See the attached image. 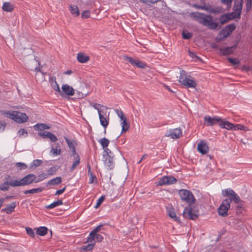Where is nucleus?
Listing matches in <instances>:
<instances>
[{"label":"nucleus","mask_w":252,"mask_h":252,"mask_svg":"<svg viewBox=\"0 0 252 252\" xmlns=\"http://www.w3.org/2000/svg\"><path fill=\"white\" fill-rule=\"evenodd\" d=\"M222 195L224 197H228L224 200H227L228 203L230 204L232 201L235 203H240L242 201L240 197L235 193V192L232 189H227L222 190Z\"/></svg>","instance_id":"1"},{"label":"nucleus","mask_w":252,"mask_h":252,"mask_svg":"<svg viewBox=\"0 0 252 252\" xmlns=\"http://www.w3.org/2000/svg\"><path fill=\"white\" fill-rule=\"evenodd\" d=\"M179 81L181 84L188 88H194L196 86L195 81L193 79L189 78L184 70H181L180 71Z\"/></svg>","instance_id":"2"},{"label":"nucleus","mask_w":252,"mask_h":252,"mask_svg":"<svg viewBox=\"0 0 252 252\" xmlns=\"http://www.w3.org/2000/svg\"><path fill=\"white\" fill-rule=\"evenodd\" d=\"M9 118L18 123H23L28 121L29 118L25 113L14 111L12 112H7Z\"/></svg>","instance_id":"3"},{"label":"nucleus","mask_w":252,"mask_h":252,"mask_svg":"<svg viewBox=\"0 0 252 252\" xmlns=\"http://www.w3.org/2000/svg\"><path fill=\"white\" fill-rule=\"evenodd\" d=\"M35 179L36 176L35 175L33 174H30L20 180L17 179H14L15 182V185L16 186V187L27 186L35 181Z\"/></svg>","instance_id":"4"},{"label":"nucleus","mask_w":252,"mask_h":252,"mask_svg":"<svg viewBox=\"0 0 252 252\" xmlns=\"http://www.w3.org/2000/svg\"><path fill=\"white\" fill-rule=\"evenodd\" d=\"M179 194L181 199L188 203L189 205L193 203L195 200L192 192L187 189H180L179 190Z\"/></svg>","instance_id":"5"},{"label":"nucleus","mask_w":252,"mask_h":252,"mask_svg":"<svg viewBox=\"0 0 252 252\" xmlns=\"http://www.w3.org/2000/svg\"><path fill=\"white\" fill-rule=\"evenodd\" d=\"M201 24L212 30H216L218 26L217 23L213 21L212 16L204 13L202 21H201Z\"/></svg>","instance_id":"6"},{"label":"nucleus","mask_w":252,"mask_h":252,"mask_svg":"<svg viewBox=\"0 0 252 252\" xmlns=\"http://www.w3.org/2000/svg\"><path fill=\"white\" fill-rule=\"evenodd\" d=\"M199 215L198 210L195 207H191L190 206L189 207L185 208L183 212L184 217L192 220L196 219Z\"/></svg>","instance_id":"7"},{"label":"nucleus","mask_w":252,"mask_h":252,"mask_svg":"<svg viewBox=\"0 0 252 252\" xmlns=\"http://www.w3.org/2000/svg\"><path fill=\"white\" fill-rule=\"evenodd\" d=\"M243 0H234V4L233 8V17L236 18H240L241 13L242 12Z\"/></svg>","instance_id":"8"},{"label":"nucleus","mask_w":252,"mask_h":252,"mask_svg":"<svg viewBox=\"0 0 252 252\" xmlns=\"http://www.w3.org/2000/svg\"><path fill=\"white\" fill-rule=\"evenodd\" d=\"M230 207V204L227 200H223L218 208V212L219 215L222 217H226L228 215V210Z\"/></svg>","instance_id":"9"},{"label":"nucleus","mask_w":252,"mask_h":252,"mask_svg":"<svg viewBox=\"0 0 252 252\" xmlns=\"http://www.w3.org/2000/svg\"><path fill=\"white\" fill-rule=\"evenodd\" d=\"M177 180L171 176H165L160 179L158 182V185H170L175 184Z\"/></svg>","instance_id":"10"},{"label":"nucleus","mask_w":252,"mask_h":252,"mask_svg":"<svg viewBox=\"0 0 252 252\" xmlns=\"http://www.w3.org/2000/svg\"><path fill=\"white\" fill-rule=\"evenodd\" d=\"M182 132L181 128H177L167 130L165 133V136L170 137L173 139H177L182 136Z\"/></svg>","instance_id":"11"},{"label":"nucleus","mask_w":252,"mask_h":252,"mask_svg":"<svg viewBox=\"0 0 252 252\" xmlns=\"http://www.w3.org/2000/svg\"><path fill=\"white\" fill-rule=\"evenodd\" d=\"M7 179L8 180L7 181H5L3 184L0 185V190H8L9 189V186L16 187V186L15 185V182L14 178H11L10 176H8Z\"/></svg>","instance_id":"12"},{"label":"nucleus","mask_w":252,"mask_h":252,"mask_svg":"<svg viewBox=\"0 0 252 252\" xmlns=\"http://www.w3.org/2000/svg\"><path fill=\"white\" fill-rule=\"evenodd\" d=\"M204 125L207 126H213L216 124L220 125L221 118L218 117L212 118L209 116H205L204 117Z\"/></svg>","instance_id":"13"},{"label":"nucleus","mask_w":252,"mask_h":252,"mask_svg":"<svg viewBox=\"0 0 252 252\" xmlns=\"http://www.w3.org/2000/svg\"><path fill=\"white\" fill-rule=\"evenodd\" d=\"M103 161L105 165L108 169L112 170L114 168V163L113 162V157L111 156V155L107 154H104Z\"/></svg>","instance_id":"14"},{"label":"nucleus","mask_w":252,"mask_h":252,"mask_svg":"<svg viewBox=\"0 0 252 252\" xmlns=\"http://www.w3.org/2000/svg\"><path fill=\"white\" fill-rule=\"evenodd\" d=\"M63 92L62 97L64 96L65 95L68 96H72L74 94V90L72 87H70L67 84H63L62 87Z\"/></svg>","instance_id":"15"},{"label":"nucleus","mask_w":252,"mask_h":252,"mask_svg":"<svg viewBox=\"0 0 252 252\" xmlns=\"http://www.w3.org/2000/svg\"><path fill=\"white\" fill-rule=\"evenodd\" d=\"M197 150L202 155L206 154L209 151V147L207 143L201 140L197 145Z\"/></svg>","instance_id":"16"},{"label":"nucleus","mask_w":252,"mask_h":252,"mask_svg":"<svg viewBox=\"0 0 252 252\" xmlns=\"http://www.w3.org/2000/svg\"><path fill=\"white\" fill-rule=\"evenodd\" d=\"M38 135L43 138H48L52 142H55L58 140L57 137L49 131H43V132H38Z\"/></svg>","instance_id":"17"},{"label":"nucleus","mask_w":252,"mask_h":252,"mask_svg":"<svg viewBox=\"0 0 252 252\" xmlns=\"http://www.w3.org/2000/svg\"><path fill=\"white\" fill-rule=\"evenodd\" d=\"M237 47V44L231 47L220 48V52L222 55H229L233 53Z\"/></svg>","instance_id":"18"},{"label":"nucleus","mask_w":252,"mask_h":252,"mask_svg":"<svg viewBox=\"0 0 252 252\" xmlns=\"http://www.w3.org/2000/svg\"><path fill=\"white\" fill-rule=\"evenodd\" d=\"M103 225L100 224L96 227L89 234V236L87 239V242L88 243H91L94 240V236L95 234H97L100 230L102 229Z\"/></svg>","instance_id":"19"},{"label":"nucleus","mask_w":252,"mask_h":252,"mask_svg":"<svg viewBox=\"0 0 252 252\" xmlns=\"http://www.w3.org/2000/svg\"><path fill=\"white\" fill-rule=\"evenodd\" d=\"M234 18H236L235 17H233V14L232 13H228L225 14H223L221 15L219 18V20L220 22L221 25L225 24L229 21L230 20L233 19Z\"/></svg>","instance_id":"20"},{"label":"nucleus","mask_w":252,"mask_h":252,"mask_svg":"<svg viewBox=\"0 0 252 252\" xmlns=\"http://www.w3.org/2000/svg\"><path fill=\"white\" fill-rule=\"evenodd\" d=\"M219 126L223 128H226L227 129H234L236 130V128L235 127V125H234L233 124H231L229 123L228 121H224L223 120L221 119V120Z\"/></svg>","instance_id":"21"},{"label":"nucleus","mask_w":252,"mask_h":252,"mask_svg":"<svg viewBox=\"0 0 252 252\" xmlns=\"http://www.w3.org/2000/svg\"><path fill=\"white\" fill-rule=\"evenodd\" d=\"M190 16L193 20L201 24V21L203 17L204 13L199 12H192L190 13Z\"/></svg>","instance_id":"22"},{"label":"nucleus","mask_w":252,"mask_h":252,"mask_svg":"<svg viewBox=\"0 0 252 252\" xmlns=\"http://www.w3.org/2000/svg\"><path fill=\"white\" fill-rule=\"evenodd\" d=\"M192 6L196 9L206 10L211 13H215L216 10L212 8L210 6H207L206 5H199L196 4H193Z\"/></svg>","instance_id":"23"},{"label":"nucleus","mask_w":252,"mask_h":252,"mask_svg":"<svg viewBox=\"0 0 252 252\" xmlns=\"http://www.w3.org/2000/svg\"><path fill=\"white\" fill-rule=\"evenodd\" d=\"M77 59L79 63H85L89 60L90 58L88 56L85 55L84 53L80 52L77 54Z\"/></svg>","instance_id":"24"},{"label":"nucleus","mask_w":252,"mask_h":252,"mask_svg":"<svg viewBox=\"0 0 252 252\" xmlns=\"http://www.w3.org/2000/svg\"><path fill=\"white\" fill-rule=\"evenodd\" d=\"M16 207V202H12L11 204H8L6 207L2 209V211H5L7 214H9L14 211Z\"/></svg>","instance_id":"25"},{"label":"nucleus","mask_w":252,"mask_h":252,"mask_svg":"<svg viewBox=\"0 0 252 252\" xmlns=\"http://www.w3.org/2000/svg\"><path fill=\"white\" fill-rule=\"evenodd\" d=\"M122 133L127 131L129 128V124L127 122V118L121 120Z\"/></svg>","instance_id":"26"},{"label":"nucleus","mask_w":252,"mask_h":252,"mask_svg":"<svg viewBox=\"0 0 252 252\" xmlns=\"http://www.w3.org/2000/svg\"><path fill=\"white\" fill-rule=\"evenodd\" d=\"M60 147V146L59 144H56V147H52L50 151V153L55 156L60 155L62 152Z\"/></svg>","instance_id":"27"},{"label":"nucleus","mask_w":252,"mask_h":252,"mask_svg":"<svg viewBox=\"0 0 252 252\" xmlns=\"http://www.w3.org/2000/svg\"><path fill=\"white\" fill-rule=\"evenodd\" d=\"M3 11L11 12L13 9V6L9 2H4L2 6Z\"/></svg>","instance_id":"28"},{"label":"nucleus","mask_w":252,"mask_h":252,"mask_svg":"<svg viewBox=\"0 0 252 252\" xmlns=\"http://www.w3.org/2000/svg\"><path fill=\"white\" fill-rule=\"evenodd\" d=\"M169 216L174 220L177 222H179V218L176 216V213L175 212L173 208H170L167 211Z\"/></svg>","instance_id":"29"},{"label":"nucleus","mask_w":252,"mask_h":252,"mask_svg":"<svg viewBox=\"0 0 252 252\" xmlns=\"http://www.w3.org/2000/svg\"><path fill=\"white\" fill-rule=\"evenodd\" d=\"M62 183V178L60 177H56L50 180L47 182L48 186L57 185Z\"/></svg>","instance_id":"30"},{"label":"nucleus","mask_w":252,"mask_h":252,"mask_svg":"<svg viewBox=\"0 0 252 252\" xmlns=\"http://www.w3.org/2000/svg\"><path fill=\"white\" fill-rule=\"evenodd\" d=\"M34 128L35 130L42 131L44 129H50V126L44 124H37L34 126Z\"/></svg>","instance_id":"31"},{"label":"nucleus","mask_w":252,"mask_h":252,"mask_svg":"<svg viewBox=\"0 0 252 252\" xmlns=\"http://www.w3.org/2000/svg\"><path fill=\"white\" fill-rule=\"evenodd\" d=\"M74 158L75 160L73 162L72 165L70 168V171L71 172H72L74 170H75L80 163V158L79 155H76Z\"/></svg>","instance_id":"32"},{"label":"nucleus","mask_w":252,"mask_h":252,"mask_svg":"<svg viewBox=\"0 0 252 252\" xmlns=\"http://www.w3.org/2000/svg\"><path fill=\"white\" fill-rule=\"evenodd\" d=\"M69 8L71 13L73 15L77 17L79 15V11L78 7L76 5H70Z\"/></svg>","instance_id":"33"},{"label":"nucleus","mask_w":252,"mask_h":252,"mask_svg":"<svg viewBox=\"0 0 252 252\" xmlns=\"http://www.w3.org/2000/svg\"><path fill=\"white\" fill-rule=\"evenodd\" d=\"M48 229L46 227H39L36 229V232L37 234L40 236H44L47 233Z\"/></svg>","instance_id":"34"},{"label":"nucleus","mask_w":252,"mask_h":252,"mask_svg":"<svg viewBox=\"0 0 252 252\" xmlns=\"http://www.w3.org/2000/svg\"><path fill=\"white\" fill-rule=\"evenodd\" d=\"M98 115L100 124L105 128L108 125V121L102 115L101 113H99Z\"/></svg>","instance_id":"35"},{"label":"nucleus","mask_w":252,"mask_h":252,"mask_svg":"<svg viewBox=\"0 0 252 252\" xmlns=\"http://www.w3.org/2000/svg\"><path fill=\"white\" fill-rule=\"evenodd\" d=\"M235 28L236 25L235 24H230L224 28V31H228L227 34H231Z\"/></svg>","instance_id":"36"},{"label":"nucleus","mask_w":252,"mask_h":252,"mask_svg":"<svg viewBox=\"0 0 252 252\" xmlns=\"http://www.w3.org/2000/svg\"><path fill=\"white\" fill-rule=\"evenodd\" d=\"M63 204V201L61 199L58 200L57 201H55L51 204L46 206V208L48 209H51L54 208H55L59 205H62Z\"/></svg>","instance_id":"37"},{"label":"nucleus","mask_w":252,"mask_h":252,"mask_svg":"<svg viewBox=\"0 0 252 252\" xmlns=\"http://www.w3.org/2000/svg\"><path fill=\"white\" fill-rule=\"evenodd\" d=\"M43 188H38L36 189H32L30 190H26L24 191V194H27L29 193H39L41 192L43 190Z\"/></svg>","instance_id":"38"},{"label":"nucleus","mask_w":252,"mask_h":252,"mask_svg":"<svg viewBox=\"0 0 252 252\" xmlns=\"http://www.w3.org/2000/svg\"><path fill=\"white\" fill-rule=\"evenodd\" d=\"M98 141L103 149L107 148L109 144V140L105 137L99 139Z\"/></svg>","instance_id":"39"},{"label":"nucleus","mask_w":252,"mask_h":252,"mask_svg":"<svg viewBox=\"0 0 252 252\" xmlns=\"http://www.w3.org/2000/svg\"><path fill=\"white\" fill-rule=\"evenodd\" d=\"M42 163V161L40 159H35L31 163L30 168H35L36 167L39 166Z\"/></svg>","instance_id":"40"},{"label":"nucleus","mask_w":252,"mask_h":252,"mask_svg":"<svg viewBox=\"0 0 252 252\" xmlns=\"http://www.w3.org/2000/svg\"><path fill=\"white\" fill-rule=\"evenodd\" d=\"M220 0L222 4L226 5L228 10H229L231 8V5H232V1L233 0Z\"/></svg>","instance_id":"41"},{"label":"nucleus","mask_w":252,"mask_h":252,"mask_svg":"<svg viewBox=\"0 0 252 252\" xmlns=\"http://www.w3.org/2000/svg\"><path fill=\"white\" fill-rule=\"evenodd\" d=\"M15 166L18 170H24L28 167L27 164L22 162H17L15 163Z\"/></svg>","instance_id":"42"},{"label":"nucleus","mask_w":252,"mask_h":252,"mask_svg":"<svg viewBox=\"0 0 252 252\" xmlns=\"http://www.w3.org/2000/svg\"><path fill=\"white\" fill-rule=\"evenodd\" d=\"M51 86L52 87L53 89L56 92H58L59 94L61 95H63V92H62V91L61 90L60 87H59V85L58 84L57 82H55V83L53 84L52 85H51Z\"/></svg>","instance_id":"43"},{"label":"nucleus","mask_w":252,"mask_h":252,"mask_svg":"<svg viewBox=\"0 0 252 252\" xmlns=\"http://www.w3.org/2000/svg\"><path fill=\"white\" fill-rule=\"evenodd\" d=\"M133 65H136L138 67L140 68H144L146 66V64L138 60H135L134 63Z\"/></svg>","instance_id":"44"},{"label":"nucleus","mask_w":252,"mask_h":252,"mask_svg":"<svg viewBox=\"0 0 252 252\" xmlns=\"http://www.w3.org/2000/svg\"><path fill=\"white\" fill-rule=\"evenodd\" d=\"M94 243L88 244L87 245L83 246L82 249L85 251H89L94 248Z\"/></svg>","instance_id":"45"},{"label":"nucleus","mask_w":252,"mask_h":252,"mask_svg":"<svg viewBox=\"0 0 252 252\" xmlns=\"http://www.w3.org/2000/svg\"><path fill=\"white\" fill-rule=\"evenodd\" d=\"M19 136H23L24 137L28 136V131L26 129L24 128L20 129L18 132Z\"/></svg>","instance_id":"46"},{"label":"nucleus","mask_w":252,"mask_h":252,"mask_svg":"<svg viewBox=\"0 0 252 252\" xmlns=\"http://www.w3.org/2000/svg\"><path fill=\"white\" fill-rule=\"evenodd\" d=\"M47 177V175L46 174H45V173L40 174L38 176L37 180L35 181L34 182L38 183L40 181H42L44 179H46Z\"/></svg>","instance_id":"47"},{"label":"nucleus","mask_w":252,"mask_h":252,"mask_svg":"<svg viewBox=\"0 0 252 252\" xmlns=\"http://www.w3.org/2000/svg\"><path fill=\"white\" fill-rule=\"evenodd\" d=\"M182 36L184 39H189L192 37V34L190 32L183 31L182 32Z\"/></svg>","instance_id":"48"},{"label":"nucleus","mask_w":252,"mask_h":252,"mask_svg":"<svg viewBox=\"0 0 252 252\" xmlns=\"http://www.w3.org/2000/svg\"><path fill=\"white\" fill-rule=\"evenodd\" d=\"M115 112L118 116V117L121 119V120H123L125 118H126L124 115V113L122 110L119 109H116Z\"/></svg>","instance_id":"49"},{"label":"nucleus","mask_w":252,"mask_h":252,"mask_svg":"<svg viewBox=\"0 0 252 252\" xmlns=\"http://www.w3.org/2000/svg\"><path fill=\"white\" fill-rule=\"evenodd\" d=\"M252 0H246V11L247 12H249L252 8Z\"/></svg>","instance_id":"50"},{"label":"nucleus","mask_w":252,"mask_h":252,"mask_svg":"<svg viewBox=\"0 0 252 252\" xmlns=\"http://www.w3.org/2000/svg\"><path fill=\"white\" fill-rule=\"evenodd\" d=\"M227 59L229 61V62L233 64L237 65V64H239L240 63V61L238 60H237V59L228 58Z\"/></svg>","instance_id":"51"},{"label":"nucleus","mask_w":252,"mask_h":252,"mask_svg":"<svg viewBox=\"0 0 252 252\" xmlns=\"http://www.w3.org/2000/svg\"><path fill=\"white\" fill-rule=\"evenodd\" d=\"M235 127L236 128V129H241V130H243L244 131H248L249 130V129L247 127L244 126L240 125V124H237V125H235Z\"/></svg>","instance_id":"52"},{"label":"nucleus","mask_w":252,"mask_h":252,"mask_svg":"<svg viewBox=\"0 0 252 252\" xmlns=\"http://www.w3.org/2000/svg\"><path fill=\"white\" fill-rule=\"evenodd\" d=\"M26 232L28 235H29L31 237H34V233L32 229L30 227H27L26 228Z\"/></svg>","instance_id":"53"},{"label":"nucleus","mask_w":252,"mask_h":252,"mask_svg":"<svg viewBox=\"0 0 252 252\" xmlns=\"http://www.w3.org/2000/svg\"><path fill=\"white\" fill-rule=\"evenodd\" d=\"M124 59L126 61H128L132 65H133L134 63L135 60L131 57H128L127 56H124Z\"/></svg>","instance_id":"54"},{"label":"nucleus","mask_w":252,"mask_h":252,"mask_svg":"<svg viewBox=\"0 0 252 252\" xmlns=\"http://www.w3.org/2000/svg\"><path fill=\"white\" fill-rule=\"evenodd\" d=\"M142 2L148 4V3H156L161 0H140Z\"/></svg>","instance_id":"55"},{"label":"nucleus","mask_w":252,"mask_h":252,"mask_svg":"<svg viewBox=\"0 0 252 252\" xmlns=\"http://www.w3.org/2000/svg\"><path fill=\"white\" fill-rule=\"evenodd\" d=\"M81 17L82 18H88L90 17V12L88 10L84 11L82 14Z\"/></svg>","instance_id":"56"},{"label":"nucleus","mask_w":252,"mask_h":252,"mask_svg":"<svg viewBox=\"0 0 252 252\" xmlns=\"http://www.w3.org/2000/svg\"><path fill=\"white\" fill-rule=\"evenodd\" d=\"M227 32L228 31H224V28L221 30V31L220 32V34L222 36V38H225L228 37L230 34H227ZM221 37L220 38V39Z\"/></svg>","instance_id":"57"},{"label":"nucleus","mask_w":252,"mask_h":252,"mask_svg":"<svg viewBox=\"0 0 252 252\" xmlns=\"http://www.w3.org/2000/svg\"><path fill=\"white\" fill-rule=\"evenodd\" d=\"M91 106H93L95 109L97 110L98 114H99V113H101V110H100L98 108V106H99V104L97 103H91Z\"/></svg>","instance_id":"58"},{"label":"nucleus","mask_w":252,"mask_h":252,"mask_svg":"<svg viewBox=\"0 0 252 252\" xmlns=\"http://www.w3.org/2000/svg\"><path fill=\"white\" fill-rule=\"evenodd\" d=\"M87 168L88 169V176L91 177L92 178H96L95 176L94 175L93 173L92 172L91 170V166L89 164L87 165Z\"/></svg>","instance_id":"59"},{"label":"nucleus","mask_w":252,"mask_h":252,"mask_svg":"<svg viewBox=\"0 0 252 252\" xmlns=\"http://www.w3.org/2000/svg\"><path fill=\"white\" fill-rule=\"evenodd\" d=\"M94 238H95L96 241L99 242H101L103 239V237H102V236H101V235H100L98 233L95 234Z\"/></svg>","instance_id":"60"},{"label":"nucleus","mask_w":252,"mask_h":252,"mask_svg":"<svg viewBox=\"0 0 252 252\" xmlns=\"http://www.w3.org/2000/svg\"><path fill=\"white\" fill-rule=\"evenodd\" d=\"M65 140H66V143H67V144L68 145V147L70 149H73V148H75L73 143L70 140H68L66 138H65Z\"/></svg>","instance_id":"61"},{"label":"nucleus","mask_w":252,"mask_h":252,"mask_svg":"<svg viewBox=\"0 0 252 252\" xmlns=\"http://www.w3.org/2000/svg\"><path fill=\"white\" fill-rule=\"evenodd\" d=\"M66 188L64 187L63 189H59L56 191L55 193V195H59L62 194L65 190Z\"/></svg>","instance_id":"62"},{"label":"nucleus","mask_w":252,"mask_h":252,"mask_svg":"<svg viewBox=\"0 0 252 252\" xmlns=\"http://www.w3.org/2000/svg\"><path fill=\"white\" fill-rule=\"evenodd\" d=\"M105 199V196L102 195L101 196H100L97 200V202L99 204H100V205L101 204V203L103 202V201Z\"/></svg>","instance_id":"63"},{"label":"nucleus","mask_w":252,"mask_h":252,"mask_svg":"<svg viewBox=\"0 0 252 252\" xmlns=\"http://www.w3.org/2000/svg\"><path fill=\"white\" fill-rule=\"evenodd\" d=\"M56 82V79L55 77H52L50 78L49 82L51 84V85H52L53 84L55 83Z\"/></svg>","instance_id":"64"}]
</instances>
